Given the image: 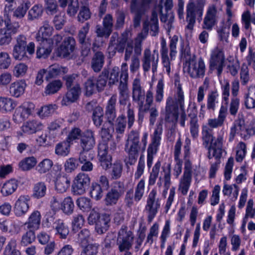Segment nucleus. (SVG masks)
Instances as JSON below:
<instances>
[{"label": "nucleus", "instance_id": "nucleus-37", "mask_svg": "<svg viewBox=\"0 0 255 255\" xmlns=\"http://www.w3.org/2000/svg\"><path fill=\"white\" fill-rule=\"evenodd\" d=\"M46 71V79L48 80L61 74L66 73L68 72V69L66 67H60L59 65H51Z\"/></svg>", "mask_w": 255, "mask_h": 255}, {"label": "nucleus", "instance_id": "nucleus-53", "mask_svg": "<svg viewBox=\"0 0 255 255\" xmlns=\"http://www.w3.org/2000/svg\"><path fill=\"white\" fill-rule=\"evenodd\" d=\"M53 165V161L51 159L45 158L38 163L36 170L39 173L44 174L50 170Z\"/></svg>", "mask_w": 255, "mask_h": 255}, {"label": "nucleus", "instance_id": "nucleus-40", "mask_svg": "<svg viewBox=\"0 0 255 255\" xmlns=\"http://www.w3.org/2000/svg\"><path fill=\"white\" fill-rule=\"evenodd\" d=\"M16 106V102L9 98L0 97V112L7 113L12 111Z\"/></svg>", "mask_w": 255, "mask_h": 255}, {"label": "nucleus", "instance_id": "nucleus-63", "mask_svg": "<svg viewBox=\"0 0 255 255\" xmlns=\"http://www.w3.org/2000/svg\"><path fill=\"white\" fill-rule=\"evenodd\" d=\"M123 164L120 161H116L112 165L111 176L113 179H118L122 175L123 171Z\"/></svg>", "mask_w": 255, "mask_h": 255}, {"label": "nucleus", "instance_id": "nucleus-54", "mask_svg": "<svg viewBox=\"0 0 255 255\" xmlns=\"http://www.w3.org/2000/svg\"><path fill=\"white\" fill-rule=\"evenodd\" d=\"M37 163L36 159L33 157H26L19 163V167L23 171L30 170Z\"/></svg>", "mask_w": 255, "mask_h": 255}, {"label": "nucleus", "instance_id": "nucleus-17", "mask_svg": "<svg viewBox=\"0 0 255 255\" xmlns=\"http://www.w3.org/2000/svg\"><path fill=\"white\" fill-rule=\"evenodd\" d=\"M27 41L26 37L23 35H19L16 38V43L15 44L13 51V57L17 60H22L26 58V47Z\"/></svg>", "mask_w": 255, "mask_h": 255}, {"label": "nucleus", "instance_id": "nucleus-32", "mask_svg": "<svg viewBox=\"0 0 255 255\" xmlns=\"http://www.w3.org/2000/svg\"><path fill=\"white\" fill-rule=\"evenodd\" d=\"M188 115L190 118V133L193 138H197L199 135V125L197 116V111L195 108H194Z\"/></svg>", "mask_w": 255, "mask_h": 255}, {"label": "nucleus", "instance_id": "nucleus-25", "mask_svg": "<svg viewBox=\"0 0 255 255\" xmlns=\"http://www.w3.org/2000/svg\"><path fill=\"white\" fill-rule=\"evenodd\" d=\"M150 26V33L152 36H156L159 32L158 14L155 10H152L149 21H145L143 24V29L147 32Z\"/></svg>", "mask_w": 255, "mask_h": 255}, {"label": "nucleus", "instance_id": "nucleus-35", "mask_svg": "<svg viewBox=\"0 0 255 255\" xmlns=\"http://www.w3.org/2000/svg\"><path fill=\"white\" fill-rule=\"evenodd\" d=\"M26 86L24 80H19L11 84L9 87V92L11 95L15 97H19L22 95Z\"/></svg>", "mask_w": 255, "mask_h": 255}, {"label": "nucleus", "instance_id": "nucleus-38", "mask_svg": "<svg viewBox=\"0 0 255 255\" xmlns=\"http://www.w3.org/2000/svg\"><path fill=\"white\" fill-rule=\"evenodd\" d=\"M71 180L66 176H58L55 181V189L59 193H64L69 188Z\"/></svg>", "mask_w": 255, "mask_h": 255}, {"label": "nucleus", "instance_id": "nucleus-27", "mask_svg": "<svg viewBox=\"0 0 255 255\" xmlns=\"http://www.w3.org/2000/svg\"><path fill=\"white\" fill-rule=\"evenodd\" d=\"M81 89L79 85H76L68 90L61 101L63 106H67L75 102L79 97Z\"/></svg>", "mask_w": 255, "mask_h": 255}, {"label": "nucleus", "instance_id": "nucleus-56", "mask_svg": "<svg viewBox=\"0 0 255 255\" xmlns=\"http://www.w3.org/2000/svg\"><path fill=\"white\" fill-rule=\"evenodd\" d=\"M236 160L237 162H242L247 152L246 143L242 141L239 142L236 146Z\"/></svg>", "mask_w": 255, "mask_h": 255}, {"label": "nucleus", "instance_id": "nucleus-19", "mask_svg": "<svg viewBox=\"0 0 255 255\" xmlns=\"http://www.w3.org/2000/svg\"><path fill=\"white\" fill-rule=\"evenodd\" d=\"M19 27L18 22H11L8 23L7 26L3 28L0 30V45L8 44L11 40V35L15 34Z\"/></svg>", "mask_w": 255, "mask_h": 255}, {"label": "nucleus", "instance_id": "nucleus-4", "mask_svg": "<svg viewBox=\"0 0 255 255\" xmlns=\"http://www.w3.org/2000/svg\"><path fill=\"white\" fill-rule=\"evenodd\" d=\"M160 208V199L157 197V190L152 189L147 196L144 212L147 215V221L150 223L156 217Z\"/></svg>", "mask_w": 255, "mask_h": 255}, {"label": "nucleus", "instance_id": "nucleus-8", "mask_svg": "<svg viewBox=\"0 0 255 255\" xmlns=\"http://www.w3.org/2000/svg\"><path fill=\"white\" fill-rule=\"evenodd\" d=\"M125 192L124 182L116 181L111 184L110 190L106 195L105 201L107 206H114L117 204L119 199Z\"/></svg>", "mask_w": 255, "mask_h": 255}, {"label": "nucleus", "instance_id": "nucleus-64", "mask_svg": "<svg viewBox=\"0 0 255 255\" xmlns=\"http://www.w3.org/2000/svg\"><path fill=\"white\" fill-rule=\"evenodd\" d=\"M244 218L247 220L255 218V204L253 199H250L247 202Z\"/></svg>", "mask_w": 255, "mask_h": 255}, {"label": "nucleus", "instance_id": "nucleus-55", "mask_svg": "<svg viewBox=\"0 0 255 255\" xmlns=\"http://www.w3.org/2000/svg\"><path fill=\"white\" fill-rule=\"evenodd\" d=\"M62 83L59 80H56L50 82L45 87L46 95H51L57 93L62 87Z\"/></svg>", "mask_w": 255, "mask_h": 255}, {"label": "nucleus", "instance_id": "nucleus-7", "mask_svg": "<svg viewBox=\"0 0 255 255\" xmlns=\"http://www.w3.org/2000/svg\"><path fill=\"white\" fill-rule=\"evenodd\" d=\"M152 0H131L130 4L131 12L134 14L133 26L137 27L140 25L142 15L149 9Z\"/></svg>", "mask_w": 255, "mask_h": 255}, {"label": "nucleus", "instance_id": "nucleus-51", "mask_svg": "<svg viewBox=\"0 0 255 255\" xmlns=\"http://www.w3.org/2000/svg\"><path fill=\"white\" fill-rule=\"evenodd\" d=\"M46 190V186L44 182H38L34 185L32 196L38 199L42 198L45 195Z\"/></svg>", "mask_w": 255, "mask_h": 255}, {"label": "nucleus", "instance_id": "nucleus-47", "mask_svg": "<svg viewBox=\"0 0 255 255\" xmlns=\"http://www.w3.org/2000/svg\"><path fill=\"white\" fill-rule=\"evenodd\" d=\"M70 142L66 140L65 141L56 144L55 148V153L61 156H67L70 152Z\"/></svg>", "mask_w": 255, "mask_h": 255}, {"label": "nucleus", "instance_id": "nucleus-24", "mask_svg": "<svg viewBox=\"0 0 255 255\" xmlns=\"http://www.w3.org/2000/svg\"><path fill=\"white\" fill-rule=\"evenodd\" d=\"M117 95H113L109 99L105 109V116L109 123H113L117 117Z\"/></svg>", "mask_w": 255, "mask_h": 255}, {"label": "nucleus", "instance_id": "nucleus-6", "mask_svg": "<svg viewBox=\"0 0 255 255\" xmlns=\"http://www.w3.org/2000/svg\"><path fill=\"white\" fill-rule=\"evenodd\" d=\"M162 127L161 125L157 126L151 136V141L147 149V166L149 169L151 167L154 156L156 154L160 144Z\"/></svg>", "mask_w": 255, "mask_h": 255}, {"label": "nucleus", "instance_id": "nucleus-62", "mask_svg": "<svg viewBox=\"0 0 255 255\" xmlns=\"http://www.w3.org/2000/svg\"><path fill=\"white\" fill-rule=\"evenodd\" d=\"M74 208V204L70 197L65 198L62 203L61 209L67 215L71 214Z\"/></svg>", "mask_w": 255, "mask_h": 255}, {"label": "nucleus", "instance_id": "nucleus-5", "mask_svg": "<svg viewBox=\"0 0 255 255\" xmlns=\"http://www.w3.org/2000/svg\"><path fill=\"white\" fill-rule=\"evenodd\" d=\"M163 1V5L159 4L158 5L160 19L162 22L166 23L165 25L167 31L169 32L172 28V24L174 21V15L171 10L173 6L172 0H162Z\"/></svg>", "mask_w": 255, "mask_h": 255}, {"label": "nucleus", "instance_id": "nucleus-21", "mask_svg": "<svg viewBox=\"0 0 255 255\" xmlns=\"http://www.w3.org/2000/svg\"><path fill=\"white\" fill-rule=\"evenodd\" d=\"M190 145L191 140L188 137L185 140L183 147L184 172L183 175L191 176L192 173V163L190 160Z\"/></svg>", "mask_w": 255, "mask_h": 255}, {"label": "nucleus", "instance_id": "nucleus-58", "mask_svg": "<svg viewBox=\"0 0 255 255\" xmlns=\"http://www.w3.org/2000/svg\"><path fill=\"white\" fill-rule=\"evenodd\" d=\"M114 124L105 123L101 131V135L105 141L109 140L112 137V132L114 131Z\"/></svg>", "mask_w": 255, "mask_h": 255}, {"label": "nucleus", "instance_id": "nucleus-59", "mask_svg": "<svg viewBox=\"0 0 255 255\" xmlns=\"http://www.w3.org/2000/svg\"><path fill=\"white\" fill-rule=\"evenodd\" d=\"M145 190V180L140 179L138 182L135 188L134 200L136 202H139L142 198Z\"/></svg>", "mask_w": 255, "mask_h": 255}, {"label": "nucleus", "instance_id": "nucleus-42", "mask_svg": "<svg viewBox=\"0 0 255 255\" xmlns=\"http://www.w3.org/2000/svg\"><path fill=\"white\" fill-rule=\"evenodd\" d=\"M18 187L17 181L15 179H11L6 182L2 187L1 192L4 196H7L12 194Z\"/></svg>", "mask_w": 255, "mask_h": 255}, {"label": "nucleus", "instance_id": "nucleus-18", "mask_svg": "<svg viewBox=\"0 0 255 255\" xmlns=\"http://www.w3.org/2000/svg\"><path fill=\"white\" fill-rule=\"evenodd\" d=\"M30 197L28 195H21L15 201L13 212L17 217L25 215L29 209Z\"/></svg>", "mask_w": 255, "mask_h": 255}, {"label": "nucleus", "instance_id": "nucleus-46", "mask_svg": "<svg viewBox=\"0 0 255 255\" xmlns=\"http://www.w3.org/2000/svg\"><path fill=\"white\" fill-rule=\"evenodd\" d=\"M223 124V105H222L220 110L219 115L217 118L209 119L208 120L207 125L209 128H213L221 127Z\"/></svg>", "mask_w": 255, "mask_h": 255}, {"label": "nucleus", "instance_id": "nucleus-31", "mask_svg": "<svg viewBox=\"0 0 255 255\" xmlns=\"http://www.w3.org/2000/svg\"><path fill=\"white\" fill-rule=\"evenodd\" d=\"M53 27L50 25L48 22L45 21L43 22V25L39 28L36 35L37 41H45L48 40H52L50 36L52 34Z\"/></svg>", "mask_w": 255, "mask_h": 255}, {"label": "nucleus", "instance_id": "nucleus-22", "mask_svg": "<svg viewBox=\"0 0 255 255\" xmlns=\"http://www.w3.org/2000/svg\"><path fill=\"white\" fill-rule=\"evenodd\" d=\"M234 128L235 132L239 133L244 139H248L251 136L255 134V118L253 119L247 128L242 125L240 121L235 125Z\"/></svg>", "mask_w": 255, "mask_h": 255}, {"label": "nucleus", "instance_id": "nucleus-15", "mask_svg": "<svg viewBox=\"0 0 255 255\" xmlns=\"http://www.w3.org/2000/svg\"><path fill=\"white\" fill-rule=\"evenodd\" d=\"M34 107V105L32 103L24 102L15 110L12 116L13 121L15 123H22L32 114Z\"/></svg>", "mask_w": 255, "mask_h": 255}, {"label": "nucleus", "instance_id": "nucleus-57", "mask_svg": "<svg viewBox=\"0 0 255 255\" xmlns=\"http://www.w3.org/2000/svg\"><path fill=\"white\" fill-rule=\"evenodd\" d=\"M57 109V106L55 104H50L42 107L38 112V116L43 118L52 115Z\"/></svg>", "mask_w": 255, "mask_h": 255}, {"label": "nucleus", "instance_id": "nucleus-2", "mask_svg": "<svg viewBox=\"0 0 255 255\" xmlns=\"http://www.w3.org/2000/svg\"><path fill=\"white\" fill-rule=\"evenodd\" d=\"M201 134L203 145L209 151L212 149L213 156L216 158H220L223 152L222 136L219 135L213 145H212L213 140V129L207 125H202Z\"/></svg>", "mask_w": 255, "mask_h": 255}, {"label": "nucleus", "instance_id": "nucleus-33", "mask_svg": "<svg viewBox=\"0 0 255 255\" xmlns=\"http://www.w3.org/2000/svg\"><path fill=\"white\" fill-rule=\"evenodd\" d=\"M43 128L42 124L36 120L29 121L25 123L21 128L26 134H31L41 130Z\"/></svg>", "mask_w": 255, "mask_h": 255}, {"label": "nucleus", "instance_id": "nucleus-13", "mask_svg": "<svg viewBox=\"0 0 255 255\" xmlns=\"http://www.w3.org/2000/svg\"><path fill=\"white\" fill-rule=\"evenodd\" d=\"M164 82L163 79H159L156 87L155 94L154 96L151 89H149L145 93V104L144 107L149 109L153 103L154 98L155 102L157 104H160L163 99L164 95Z\"/></svg>", "mask_w": 255, "mask_h": 255}, {"label": "nucleus", "instance_id": "nucleus-26", "mask_svg": "<svg viewBox=\"0 0 255 255\" xmlns=\"http://www.w3.org/2000/svg\"><path fill=\"white\" fill-rule=\"evenodd\" d=\"M217 10L215 5L208 7L204 17L202 27L207 30H211L215 24Z\"/></svg>", "mask_w": 255, "mask_h": 255}, {"label": "nucleus", "instance_id": "nucleus-16", "mask_svg": "<svg viewBox=\"0 0 255 255\" xmlns=\"http://www.w3.org/2000/svg\"><path fill=\"white\" fill-rule=\"evenodd\" d=\"M165 110V122L170 123H176L179 117L178 107L175 104L173 98L171 96L166 99Z\"/></svg>", "mask_w": 255, "mask_h": 255}, {"label": "nucleus", "instance_id": "nucleus-60", "mask_svg": "<svg viewBox=\"0 0 255 255\" xmlns=\"http://www.w3.org/2000/svg\"><path fill=\"white\" fill-rule=\"evenodd\" d=\"M239 191V189L235 184L224 185V195L229 196L232 200H236L237 199Z\"/></svg>", "mask_w": 255, "mask_h": 255}, {"label": "nucleus", "instance_id": "nucleus-44", "mask_svg": "<svg viewBox=\"0 0 255 255\" xmlns=\"http://www.w3.org/2000/svg\"><path fill=\"white\" fill-rule=\"evenodd\" d=\"M192 181V177L182 175L179 183L178 190L183 195H186L189 190Z\"/></svg>", "mask_w": 255, "mask_h": 255}, {"label": "nucleus", "instance_id": "nucleus-12", "mask_svg": "<svg viewBox=\"0 0 255 255\" xmlns=\"http://www.w3.org/2000/svg\"><path fill=\"white\" fill-rule=\"evenodd\" d=\"M90 178L88 174L79 173L74 178L72 185V190L74 195H82L88 188L90 184Z\"/></svg>", "mask_w": 255, "mask_h": 255}, {"label": "nucleus", "instance_id": "nucleus-23", "mask_svg": "<svg viewBox=\"0 0 255 255\" xmlns=\"http://www.w3.org/2000/svg\"><path fill=\"white\" fill-rule=\"evenodd\" d=\"M108 145L105 142L103 141L99 144L98 146V157L101 165L103 168L106 170L110 165H111L112 157L108 154Z\"/></svg>", "mask_w": 255, "mask_h": 255}, {"label": "nucleus", "instance_id": "nucleus-34", "mask_svg": "<svg viewBox=\"0 0 255 255\" xmlns=\"http://www.w3.org/2000/svg\"><path fill=\"white\" fill-rule=\"evenodd\" d=\"M174 84L177 88L174 95L175 104L177 106L179 105L180 109L183 110L184 108V95L181 85L180 83V79L178 76L175 77Z\"/></svg>", "mask_w": 255, "mask_h": 255}, {"label": "nucleus", "instance_id": "nucleus-10", "mask_svg": "<svg viewBox=\"0 0 255 255\" xmlns=\"http://www.w3.org/2000/svg\"><path fill=\"white\" fill-rule=\"evenodd\" d=\"M142 50V42L139 39H135L134 44L128 42L125 49V60L128 61L130 59L131 64H139V56Z\"/></svg>", "mask_w": 255, "mask_h": 255}, {"label": "nucleus", "instance_id": "nucleus-52", "mask_svg": "<svg viewBox=\"0 0 255 255\" xmlns=\"http://www.w3.org/2000/svg\"><path fill=\"white\" fill-rule=\"evenodd\" d=\"M161 165V162L158 160L153 166L149 177L148 185L152 186L155 183L159 175Z\"/></svg>", "mask_w": 255, "mask_h": 255}, {"label": "nucleus", "instance_id": "nucleus-43", "mask_svg": "<svg viewBox=\"0 0 255 255\" xmlns=\"http://www.w3.org/2000/svg\"><path fill=\"white\" fill-rule=\"evenodd\" d=\"M30 6L31 2L30 1L28 0H24L13 11V16L18 19L23 18Z\"/></svg>", "mask_w": 255, "mask_h": 255}, {"label": "nucleus", "instance_id": "nucleus-30", "mask_svg": "<svg viewBox=\"0 0 255 255\" xmlns=\"http://www.w3.org/2000/svg\"><path fill=\"white\" fill-rule=\"evenodd\" d=\"M183 70L193 78L202 77L205 73V65H184Z\"/></svg>", "mask_w": 255, "mask_h": 255}, {"label": "nucleus", "instance_id": "nucleus-1", "mask_svg": "<svg viewBox=\"0 0 255 255\" xmlns=\"http://www.w3.org/2000/svg\"><path fill=\"white\" fill-rule=\"evenodd\" d=\"M205 0H189L186 5V28L192 30L197 20L199 22L202 19Z\"/></svg>", "mask_w": 255, "mask_h": 255}, {"label": "nucleus", "instance_id": "nucleus-3", "mask_svg": "<svg viewBox=\"0 0 255 255\" xmlns=\"http://www.w3.org/2000/svg\"><path fill=\"white\" fill-rule=\"evenodd\" d=\"M139 142V132L131 130L128 135L125 146V151L128 154V158L125 160L127 165L135 163L140 149Z\"/></svg>", "mask_w": 255, "mask_h": 255}, {"label": "nucleus", "instance_id": "nucleus-41", "mask_svg": "<svg viewBox=\"0 0 255 255\" xmlns=\"http://www.w3.org/2000/svg\"><path fill=\"white\" fill-rule=\"evenodd\" d=\"M158 52L154 50L151 54L149 48H146L143 52L142 62L143 64H157L158 61Z\"/></svg>", "mask_w": 255, "mask_h": 255}, {"label": "nucleus", "instance_id": "nucleus-49", "mask_svg": "<svg viewBox=\"0 0 255 255\" xmlns=\"http://www.w3.org/2000/svg\"><path fill=\"white\" fill-rule=\"evenodd\" d=\"M110 219L108 217L99 219L96 223L95 230L99 234H103L109 229Z\"/></svg>", "mask_w": 255, "mask_h": 255}, {"label": "nucleus", "instance_id": "nucleus-29", "mask_svg": "<svg viewBox=\"0 0 255 255\" xmlns=\"http://www.w3.org/2000/svg\"><path fill=\"white\" fill-rule=\"evenodd\" d=\"M39 45L36 50V57L37 58H46L50 54L52 50V40H48L45 41H37Z\"/></svg>", "mask_w": 255, "mask_h": 255}, {"label": "nucleus", "instance_id": "nucleus-50", "mask_svg": "<svg viewBox=\"0 0 255 255\" xmlns=\"http://www.w3.org/2000/svg\"><path fill=\"white\" fill-rule=\"evenodd\" d=\"M43 12V8L41 5L35 4L28 12V19L33 20L38 19L42 16Z\"/></svg>", "mask_w": 255, "mask_h": 255}, {"label": "nucleus", "instance_id": "nucleus-61", "mask_svg": "<svg viewBox=\"0 0 255 255\" xmlns=\"http://www.w3.org/2000/svg\"><path fill=\"white\" fill-rule=\"evenodd\" d=\"M16 240L11 239L5 248L3 255H20L19 251L16 250Z\"/></svg>", "mask_w": 255, "mask_h": 255}, {"label": "nucleus", "instance_id": "nucleus-39", "mask_svg": "<svg viewBox=\"0 0 255 255\" xmlns=\"http://www.w3.org/2000/svg\"><path fill=\"white\" fill-rule=\"evenodd\" d=\"M53 228L56 231V234L62 239H66L69 232L68 227L61 219H57L54 222Z\"/></svg>", "mask_w": 255, "mask_h": 255}, {"label": "nucleus", "instance_id": "nucleus-45", "mask_svg": "<svg viewBox=\"0 0 255 255\" xmlns=\"http://www.w3.org/2000/svg\"><path fill=\"white\" fill-rule=\"evenodd\" d=\"M90 29V24L88 22L86 24L79 30L77 35V39L79 44H86L88 42H91L90 38H87V35Z\"/></svg>", "mask_w": 255, "mask_h": 255}, {"label": "nucleus", "instance_id": "nucleus-28", "mask_svg": "<svg viewBox=\"0 0 255 255\" xmlns=\"http://www.w3.org/2000/svg\"><path fill=\"white\" fill-rule=\"evenodd\" d=\"M80 144L83 150H90L95 144L94 132L91 130H87L82 133L81 136Z\"/></svg>", "mask_w": 255, "mask_h": 255}, {"label": "nucleus", "instance_id": "nucleus-36", "mask_svg": "<svg viewBox=\"0 0 255 255\" xmlns=\"http://www.w3.org/2000/svg\"><path fill=\"white\" fill-rule=\"evenodd\" d=\"M40 222V213L38 211L35 210L30 214L27 221L25 223L24 225L28 229H37L39 228Z\"/></svg>", "mask_w": 255, "mask_h": 255}, {"label": "nucleus", "instance_id": "nucleus-9", "mask_svg": "<svg viewBox=\"0 0 255 255\" xmlns=\"http://www.w3.org/2000/svg\"><path fill=\"white\" fill-rule=\"evenodd\" d=\"M134 239L133 233L126 226H122L118 232L117 245L120 252H128L132 247Z\"/></svg>", "mask_w": 255, "mask_h": 255}, {"label": "nucleus", "instance_id": "nucleus-14", "mask_svg": "<svg viewBox=\"0 0 255 255\" xmlns=\"http://www.w3.org/2000/svg\"><path fill=\"white\" fill-rule=\"evenodd\" d=\"M76 46V41L71 36L65 37L58 49V56L68 59H75L74 53Z\"/></svg>", "mask_w": 255, "mask_h": 255}, {"label": "nucleus", "instance_id": "nucleus-48", "mask_svg": "<svg viewBox=\"0 0 255 255\" xmlns=\"http://www.w3.org/2000/svg\"><path fill=\"white\" fill-rule=\"evenodd\" d=\"M210 64H223V49L222 47H217L212 51Z\"/></svg>", "mask_w": 255, "mask_h": 255}, {"label": "nucleus", "instance_id": "nucleus-11", "mask_svg": "<svg viewBox=\"0 0 255 255\" xmlns=\"http://www.w3.org/2000/svg\"><path fill=\"white\" fill-rule=\"evenodd\" d=\"M127 65H122V72L121 81L118 87L119 91V103L122 106H126L129 100L128 80V78Z\"/></svg>", "mask_w": 255, "mask_h": 255}, {"label": "nucleus", "instance_id": "nucleus-20", "mask_svg": "<svg viewBox=\"0 0 255 255\" xmlns=\"http://www.w3.org/2000/svg\"><path fill=\"white\" fill-rule=\"evenodd\" d=\"M132 99L133 102L137 104V106L144 105L145 100V91L140 85L139 79H134L132 85Z\"/></svg>", "mask_w": 255, "mask_h": 255}]
</instances>
